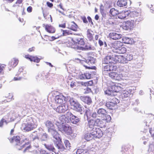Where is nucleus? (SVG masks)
<instances>
[{"label": "nucleus", "mask_w": 154, "mask_h": 154, "mask_svg": "<svg viewBox=\"0 0 154 154\" xmlns=\"http://www.w3.org/2000/svg\"><path fill=\"white\" fill-rule=\"evenodd\" d=\"M117 66L115 64H109L104 66L103 69V73L105 74L106 72H110L108 73L109 76L112 79L116 80L121 79V75L114 72L117 69Z\"/></svg>", "instance_id": "f257e3e1"}, {"label": "nucleus", "mask_w": 154, "mask_h": 154, "mask_svg": "<svg viewBox=\"0 0 154 154\" xmlns=\"http://www.w3.org/2000/svg\"><path fill=\"white\" fill-rule=\"evenodd\" d=\"M37 118L27 117L24 122V123L22 124L21 128L27 131L33 130L36 128L37 125Z\"/></svg>", "instance_id": "f03ea898"}, {"label": "nucleus", "mask_w": 154, "mask_h": 154, "mask_svg": "<svg viewBox=\"0 0 154 154\" xmlns=\"http://www.w3.org/2000/svg\"><path fill=\"white\" fill-rule=\"evenodd\" d=\"M106 110L103 108H99L97 110V112H94L91 115L93 118H101L103 120H106L107 122H109L111 120L110 116L107 114Z\"/></svg>", "instance_id": "7ed1b4c3"}, {"label": "nucleus", "mask_w": 154, "mask_h": 154, "mask_svg": "<svg viewBox=\"0 0 154 154\" xmlns=\"http://www.w3.org/2000/svg\"><path fill=\"white\" fill-rule=\"evenodd\" d=\"M119 85H112L109 86L107 90L105 91V94L107 95H110L111 96H119V91L122 90V88Z\"/></svg>", "instance_id": "20e7f679"}, {"label": "nucleus", "mask_w": 154, "mask_h": 154, "mask_svg": "<svg viewBox=\"0 0 154 154\" xmlns=\"http://www.w3.org/2000/svg\"><path fill=\"white\" fill-rule=\"evenodd\" d=\"M112 49L114 52L119 54H124L126 51V49L123 46L122 43L120 42H115L112 45Z\"/></svg>", "instance_id": "39448f33"}, {"label": "nucleus", "mask_w": 154, "mask_h": 154, "mask_svg": "<svg viewBox=\"0 0 154 154\" xmlns=\"http://www.w3.org/2000/svg\"><path fill=\"white\" fill-rule=\"evenodd\" d=\"M45 126L48 128V131L50 133L54 138L57 139H59V134L54 129L52 123L50 121L48 120L44 123Z\"/></svg>", "instance_id": "423d86ee"}, {"label": "nucleus", "mask_w": 154, "mask_h": 154, "mask_svg": "<svg viewBox=\"0 0 154 154\" xmlns=\"http://www.w3.org/2000/svg\"><path fill=\"white\" fill-rule=\"evenodd\" d=\"M69 101L74 110L80 112L81 114L84 112V107L77 101L73 98L70 99Z\"/></svg>", "instance_id": "0eeeda50"}, {"label": "nucleus", "mask_w": 154, "mask_h": 154, "mask_svg": "<svg viewBox=\"0 0 154 154\" xmlns=\"http://www.w3.org/2000/svg\"><path fill=\"white\" fill-rule=\"evenodd\" d=\"M29 144V142L24 143H22L21 141H20L19 143H17L15 146L16 148L18 150H21L23 148L26 147L23 151V152L24 153L26 152H29L31 149V147L30 145L27 146Z\"/></svg>", "instance_id": "6e6552de"}, {"label": "nucleus", "mask_w": 154, "mask_h": 154, "mask_svg": "<svg viewBox=\"0 0 154 154\" xmlns=\"http://www.w3.org/2000/svg\"><path fill=\"white\" fill-rule=\"evenodd\" d=\"M113 98L109 102L106 103V106L109 109H113L116 108V104L119 103V100L115 97Z\"/></svg>", "instance_id": "1a4fd4ad"}, {"label": "nucleus", "mask_w": 154, "mask_h": 154, "mask_svg": "<svg viewBox=\"0 0 154 154\" xmlns=\"http://www.w3.org/2000/svg\"><path fill=\"white\" fill-rule=\"evenodd\" d=\"M58 129L62 133H64L67 134H70L72 132L71 127L67 124L59 125Z\"/></svg>", "instance_id": "9d476101"}, {"label": "nucleus", "mask_w": 154, "mask_h": 154, "mask_svg": "<svg viewBox=\"0 0 154 154\" xmlns=\"http://www.w3.org/2000/svg\"><path fill=\"white\" fill-rule=\"evenodd\" d=\"M118 59H119V56H115V57L110 55L107 56L104 58L103 62L106 64L111 63V64H114L117 61H119Z\"/></svg>", "instance_id": "9b49d317"}, {"label": "nucleus", "mask_w": 154, "mask_h": 154, "mask_svg": "<svg viewBox=\"0 0 154 154\" xmlns=\"http://www.w3.org/2000/svg\"><path fill=\"white\" fill-rule=\"evenodd\" d=\"M130 17L131 18H134L136 24L141 21L143 20L140 14L136 11H133L131 12L130 13Z\"/></svg>", "instance_id": "f8f14e48"}, {"label": "nucleus", "mask_w": 154, "mask_h": 154, "mask_svg": "<svg viewBox=\"0 0 154 154\" xmlns=\"http://www.w3.org/2000/svg\"><path fill=\"white\" fill-rule=\"evenodd\" d=\"M91 130L92 134L94 135V137L99 138L103 135L102 131L99 128H94Z\"/></svg>", "instance_id": "ddd939ff"}, {"label": "nucleus", "mask_w": 154, "mask_h": 154, "mask_svg": "<svg viewBox=\"0 0 154 154\" xmlns=\"http://www.w3.org/2000/svg\"><path fill=\"white\" fill-rule=\"evenodd\" d=\"M134 22V20L126 21L125 23L123 25V29L125 30H131L133 27Z\"/></svg>", "instance_id": "4468645a"}, {"label": "nucleus", "mask_w": 154, "mask_h": 154, "mask_svg": "<svg viewBox=\"0 0 154 154\" xmlns=\"http://www.w3.org/2000/svg\"><path fill=\"white\" fill-rule=\"evenodd\" d=\"M67 115L68 117H70V122L73 124H76L79 121V119L78 118L73 115L70 112H67Z\"/></svg>", "instance_id": "2eb2a0df"}, {"label": "nucleus", "mask_w": 154, "mask_h": 154, "mask_svg": "<svg viewBox=\"0 0 154 154\" xmlns=\"http://www.w3.org/2000/svg\"><path fill=\"white\" fill-rule=\"evenodd\" d=\"M73 41L75 43L80 45H84L85 44V42L83 38L81 37V36L79 35L75 36L73 38Z\"/></svg>", "instance_id": "dca6fc26"}, {"label": "nucleus", "mask_w": 154, "mask_h": 154, "mask_svg": "<svg viewBox=\"0 0 154 154\" xmlns=\"http://www.w3.org/2000/svg\"><path fill=\"white\" fill-rule=\"evenodd\" d=\"M56 140H54L56 147L59 149V151H62L64 150L66 148L61 143L60 139L59 137V139H55Z\"/></svg>", "instance_id": "f3484780"}, {"label": "nucleus", "mask_w": 154, "mask_h": 154, "mask_svg": "<svg viewBox=\"0 0 154 154\" xmlns=\"http://www.w3.org/2000/svg\"><path fill=\"white\" fill-rule=\"evenodd\" d=\"M119 59L122 60H121V63H127L128 61H130L132 60L133 58V55L131 54H128L125 56V57L121 56H119Z\"/></svg>", "instance_id": "a211bd4d"}, {"label": "nucleus", "mask_w": 154, "mask_h": 154, "mask_svg": "<svg viewBox=\"0 0 154 154\" xmlns=\"http://www.w3.org/2000/svg\"><path fill=\"white\" fill-rule=\"evenodd\" d=\"M67 112L64 115H62L60 116L59 120L62 124H63L64 123H67L69 122L70 117H68L67 115Z\"/></svg>", "instance_id": "6ab92c4d"}, {"label": "nucleus", "mask_w": 154, "mask_h": 154, "mask_svg": "<svg viewBox=\"0 0 154 154\" xmlns=\"http://www.w3.org/2000/svg\"><path fill=\"white\" fill-rule=\"evenodd\" d=\"M96 118L97 119L95 120L96 126L101 128H103L105 126L106 123L104 121H106V120H103V119H100L98 118Z\"/></svg>", "instance_id": "aec40b11"}, {"label": "nucleus", "mask_w": 154, "mask_h": 154, "mask_svg": "<svg viewBox=\"0 0 154 154\" xmlns=\"http://www.w3.org/2000/svg\"><path fill=\"white\" fill-rule=\"evenodd\" d=\"M67 109V106L62 105L58 106L57 108H55L54 109L59 113H61L64 112Z\"/></svg>", "instance_id": "412c9836"}, {"label": "nucleus", "mask_w": 154, "mask_h": 154, "mask_svg": "<svg viewBox=\"0 0 154 154\" xmlns=\"http://www.w3.org/2000/svg\"><path fill=\"white\" fill-rule=\"evenodd\" d=\"M69 97H55V101L56 103L59 104H61L63 102V100L65 102L67 101L69 99Z\"/></svg>", "instance_id": "4be33fe9"}, {"label": "nucleus", "mask_w": 154, "mask_h": 154, "mask_svg": "<svg viewBox=\"0 0 154 154\" xmlns=\"http://www.w3.org/2000/svg\"><path fill=\"white\" fill-rule=\"evenodd\" d=\"M25 58L28 59L31 61H33L37 63H38L40 61V59L37 57H33L27 55L25 56Z\"/></svg>", "instance_id": "5701e85b"}, {"label": "nucleus", "mask_w": 154, "mask_h": 154, "mask_svg": "<svg viewBox=\"0 0 154 154\" xmlns=\"http://www.w3.org/2000/svg\"><path fill=\"white\" fill-rule=\"evenodd\" d=\"M110 37L113 40H117L120 38L122 36L121 34H117L113 32L110 33L109 35Z\"/></svg>", "instance_id": "b1692460"}, {"label": "nucleus", "mask_w": 154, "mask_h": 154, "mask_svg": "<svg viewBox=\"0 0 154 154\" xmlns=\"http://www.w3.org/2000/svg\"><path fill=\"white\" fill-rule=\"evenodd\" d=\"M18 60L17 59L14 58L12 59L8 63L9 66L14 68L16 66L17 64Z\"/></svg>", "instance_id": "393cba45"}, {"label": "nucleus", "mask_w": 154, "mask_h": 154, "mask_svg": "<svg viewBox=\"0 0 154 154\" xmlns=\"http://www.w3.org/2000/svg\"><path fill=\"white\" fill-rule=\"evenodd\" d=\"M45 28L46 31L49 33H54L55 32V29L51 26L46 25L45 26Z\"/></svg>", "instance_id": "a878e982"}, {"label": "nucleus", "mask_w": 154, "mask_h": 154, "mask_svg": "<svg viewBox=\"0 0 154 154\" xmlns=\"http://www.w3.org/2000/svg\"><path fill=\"white\" fill-rule=\"evenodd\" d=\"M81 100L85 103L90 104L92 102L91 99L90 97H80Z\"/></svg>", "instance_id": "bb28decb"}, {"label": "nucleus", "mask_w": 154, "mask_h": 154, "mask_svg": "<svg viewBox=\"0 0 154 154\" xmlns=\"http://www.w3.org/2000/svg\"><path fill=\"white\" fill-rule=\"evenodd\" d=\"M95 59L93 57H88V59L86 60L82 61L81 63L82 64L85 63H87L88 64L90 65V64H93L95 63Z\"/></svg>", "instance_id": "cd10ccee"}, {"label": "nucleus", "mask_w": 154, "mask_h": 154, "mask_svg": "<svg viewBox=\"0 0 154 154\" xmlns=\"http://www.w3.org/2000/svg\"><path fill=\"white\" fill-rule=\"evenodd\" d=\"M127 3V0H118L117 4L119 7H123L125 6Z\"/></svg>", "instance_id": "c85d7f7f"}, {"label": "nucleus", "mask_w": 154, "mask_h": 154, "mask_svg": "<svg viewBox=\"0 0 154 154\" xmlns=\"http://www.w3.org/2000/svg\"><path fill=\"white\" fill-rule=\"evenodd\" d=\"M122 42L127 44H131L133 43V39L128 37H124L122 38Z\"/></svg>", "instance_id": "c756f323"}, {"label": "nucleus", "mask_w": 154, "mask_h": 154, "mask_svg": "<svg viewBox=\"0 0 154 154\" xmlns=\"http://www.w3.org/2000/svg\"><path fill=\"white\" fill-rule=\"evenodd\" d=\"M88 125L89 128L92 129L93 128H95L94 126L96 125V122L95 120L91 119L88 121Z\"/></svg>", "instance_id": "7c9ffc66"}, {"label": "nucleus", "mask_w": 154, "mask_h": 154, "mask_svg": "<svg viewBox=\"0 0 154 154\" xmlns=\"http://www.w3.org/2000/svg\"><path fill=\"white\" fill-rule=\"evenodd\" d=\"M89 130L91 131V133H86L85 136V138L87 141H89L91 140L93 137H94V135L92 134L91 130L90 129Z\"/></svg>", "instance_id": "2f4dec72"}, {"label": "nucleus", "mask_w": 154, "mask_h": 154, "mask_svg": "<svg viewBox=\"0 0 154 154\" xmlns=\"http://www.w3.org/2000/svg\"><path fill=\"white\" fill-rule=\"evenodd\" d=\"M93 32L91 29H88L87 32V36L88 38L90 41L92 40L93 38V35L92 33Z\"/></svg>", "instance_id": "473e14b6"}, {"label": "nucleus", "mask_w": 154, "mask_h": 154, "mask_svg": "<svg viewBox=\"0 0 154 154\" xmlns=\"http://www.w3.org/2000/svg\"><path fill=\"white\" fill-rule=\"evenodd\" d=\"M48 138V135L46 133H44L40 137L39 139L42 142H43L47 141Z\"/></svg>", "instance_id": "72a5a7b5"}, {"label": "nucleus", "mask_w": 154, "mask_h": 154, "mask_svg": "<svg viewBox=\"0 0 154 154\" xmlns=\"http://www.w3.org/2000/svg\"><path fill=\"white\" fill-rule=\"evenodd\" d=\"M44 145L45 148L49 151H52V152L54 151L55 149L52 144H45Z\"/></svg>", "instance_id": "f704fd0d"}, {"label": "nucleus", "mask_w": 154, "mask_h": 154, "mask_svg": "<svg viewBox=\"0 0 154 154\" xmlns=\"http://www.w3.org/2000/svg\"><path fill=\"white\" fill-rule=\"evenodd\" d=\"M118 11L116 10L114 8H112L110 9L109 11V15L110 16H115L117 15L118 13Z\"/></svg>", "instance_id": "c9c22d12"}, {"label": "nucleus", "mask_w": 154, "mask_h": 154, "mask_svg": "<svg viewBox=\"0 0 154 154\" xmlns=\"http://www.w3.org/2000/svg\"><path fill=\"white\" fill-rule=\"evenodd\" d=\"M19 137L18 136H14L10 141L11 142L14 143L15 145L17 143H19L20 141L19 140Z\"/></svg>", "instance_id": "e433bc0d"}, {"label": "nucleus", "mask_w": 154, "mask_h": 154, "mask_svg": "<svg viewBox=\"0 0 154 154\" xmlns=\"http://www.w3.org/2000/svg\"><path fill=\"white\" fill-rule=\"evenodd\" d=\"M120 75H121V79H125V78L127 77H129L130 76V74L127 72H123L121 74H120Z\"/></svg>", "instance_id": "4c0bfd02"}, {"label": "nucleus", "mask_w": 154, "mask_h": 154, "mask_svg": "<svg viewBox=\"0 0 154 154\" xmlns=\"http://www.w3.org/2000/svg\"><path fill=\"white\" fill-rule=\"evenodd\" d=\"M31 136L33 141H34L35 140H38L39 137L38 136V135L36 133V132H33L31 135Z\"/></svg>", "instance_id": "58836bf2"}, {"label": "nucleus", "mask_w": 154, "mask_h": 154, "mask_svg": "<svg viewBox=\"0 0 154 154\" xmlns=\"http://www.w3.org/2000/svg\"><path fill=\"white\" fill-rule=\"evenodd\" d=\"M64 143L66 146V149L69 150L71 148V146L69 141L67 140H64Z\"/></svg>", "instance_id": "ea45409f"}, {"label": "nucleus", "mask_w": 154, "mask_h": 154, "mask_svg": "<svg viewBox=\"0 0 154 154\" xmlns=\"http://www.w3.org/2000/svg\"><path fill=\"white\" fill-rule=\"evenodd\" d=\"M78 27V26L74 22H72L71 26L70 29H71L75 31L77 30Z\"/></svg>", "instance_id": "a19ab883"}, {"label": "nucleus", "mask_w": 154, "mask_h": 154, "mask_svg": "<svg viewBox=\"0 0 154 154\" xmlns=\"http://www.w3.org/2000/svg\"><path fill=\"white\" fill-rule=\"evenodd\" d=\"M63 35L66 36L67 35L72 34L71 31L69 30H62Z\"/></svg>", "instance_id": "79ce46f5"}, {"label": "nucleus", "mask_w": 154, "mask_h": 154, "mask_svg": "<svg viewBox=\"0 0 154 154\" xmlns=\"http://www.w3.org/2000/svg\"><path fill=\"white\" fill-rule=\"evenodd\" d=\"M94 48L92 47L89 44H86L84 48H83L85 50H93Z\"/></svg>", "instance_id": "37998d69"}, {"label": "nucleus", "mask_w": 154, "mask_h": 154, "mask_svg": "<svg viewBox=\"0 0 154 154\" xmlns=\"http://www.w3.org/2000/svg\"><path fill=\"white\" fill-rule=\"evenodd\" d=\"M117 16L119 19H122L125 18V15L124 14L123 11L120 13H119L118 12V13L117 14Z\"/></svg>", "instance_id": "c03bdc74"}, {"label": "nucleus", "mask_w": 154, "mask_h": 154, "mask_svg": "<svg viewBox=\"0 0 154 154\" xmlns=\"http://www.w3.org/2000/svg\"><path fill=\"white\" fill-rule=\"evenodd\" d=\"M59 93L57 91H55L52 93V96L59 97V96H64L62 94H59Z\"/></svg>", "instance_id": "a18cd8bd"}, {"label": "nucleus", "mask_w": 154, "mask_h": 154, "mask_svg": "<svg viewBox=\"0 0 154 154\" xmlns=\"http://www.w3.org/2000/svg\"><path fill=\"white\" fill-rule=\"evenodd\" d=\"M131 91L130 90L129 91H123V94H124V96H128L131 95Z\"/></svg>", "instance_id": "49530a36"}, {"label": "nucleus", "mask_w": 154, "mask_h": 154, "mask_svg": "<svg viewBox=\"0 0 154 154\" xmlns=\"http://www.w3.org/2000/svg\"><path fill=\"white\" fill-rule=\"evenodd\" d=\"M123 12L124 13V14L125 15V18H126L127 17H128V18H129L130 17V13L131 12L130 11H123ZM127 19V18H126Z\"/></svg>", "instance_id": "de8ad7c7"}, {"label": "nucleus", "mask_w": 154, "mask_h": 154, "mask_svg": "<svg viewBox=\"0 0 154 154\" xmlns=\"http://www.w3.org/2000/svg\"><path fill=\"white\" fill-rule=\"evenodd\" d=\"M86 116L87 119L90 116V111L89 109H87L85 110V116Z\"/></svg>", "instance_id": "09e8293b"}, {"label": "nucleus", "mask_w": 154, "mask_h": 154, "mask_svg": "<svg viewBox=\"0 0 154 154\" xmlns=\"http://www.w3.org/2000/svg\"><path fill=\"white\" fill-rule=\"evenodd\" d=\"M85 75L84 74H80L78 75V79H85Z\"/></svg>", "instance_id": "8fccbe9b"}, {"label": "nucleus", "mask_w": 154, "mask_h": 154, "mask_svg": "<svg viewBox=\"0 0 154 154\" xmlns=\"http://www.w3.org/2000/svg\"><path fill=\"white\" fill-rule=\"evenodd\" d=\"M85 75V79H91V74L88 73H84Z\"/></svg>", "instance_id": "3c124183"}, {"label": "nucleus", "mask_w": 154, "mask_h": 154, "mask_svg": "<svg viewBox=\"0 0 154 154\" xmlns=\"http://www.w3.org/2000/svg\"><path fill=\"white\" fill-rule=\"evenodd\" d=\"M93 84V82L92 81H89L87 82H85V86H91Z\"/></svg>", "instance_id": "603ef678"}, {"label": "nucleus", "mask_w": 154, "mask_h": 154, "mask_svg": "<svg viewBox=\"0 0 154 154\" xmlns=\"http://www.w3.org/2000/svg\"><path fill=\"white\" fill-rule=\"evenodd\" d=\"M85 90L84 93L85 94L90 93L91 91V89L88 87H87Z\"/></svg>", "instance_id": "864d4df0"}, {"label": "nucleus", "mask_w": 154, "mask_h": 154, "mask_svg": "<svg viewBox=\"0 0 154 154\" xmlns=\"http://www.w3.org/2000/svg\"><path fill=\"white\" fill-rule=\"evenodd\" d=\"M4 122L6 124H7L8 123V122L6 120H5L4 119H2L0 122V127H2V126Z\"/></svg>", "instance_id": "5fc2aeb1"}, {"label": "nucleus", "mask_w": 154, "mask_h": 154, "mask_svg": "<svg viewBox=\"0 0 154 154\" xmlns=\"http://www.w3.org/2000/svg\"><path fill=\"white\" fill-rule=\"evenodd\" d=\"M81 18L84 23H88L87 19L85 16L81 17Z\"/></svg>", "instance_id": "6e6d98bb"}, {"label": "nucleus", "mask_w": 154, "mask_h": 154, "mask_svg": "<svg viewBox=\"0 0 154 154\" xmlns=\"http://www.w3.org/2000/svg\"><path fill=\"white\" fill-rule=\"evenodd\" d=\"M83 150V149H78L76 151V154H82Z\"/></svg>", "instance_id": "4d7b16f0"}, {"label": "nucleus", "mask_w": 154, "mask_h": 154, "mask_svg": "<svg viewBox=\"0 0 154 154\" xmlns=\"http://www.w3.org/2000/svg\"><path fill=\"white\" fill-rule=\"evenodd\" d=\"M23 69L22 67H20L19 69L18 72L16 75H19V74H20L21 72H23Z\"/></svg>", "instance_id": "13d9d810"}, {"label": "nucleus", "mask_w": 154, "mask_h": 154, "mask_svg": "<svg viewBox=\"0 0 154 154\" xmlns=\"http://www.w3.org/2000/svg\"><path fill=\"white\" fill-rule=\"evenodd\" d=\"M13 99H14L13 98V97H11L10 98H7L6 99H5L4 100V102H9Z\"/></svg>", "instance_id": "bf43d9fd"}, {"label": "nucleus", "mask_w": 154, "mask_h": 154, "mask_svg": "<svg viewBox=\"0 0 154 154\" xmlns=\"http://www.w3.org/2000/svg\"><path fill=\"white\" fill-rule=\"evenodd\" d=\"M82 154H89L88 151L87 149H84Z\"/></svg>", "instance_id": "052dcab7"}, {"label": "nucleus", "mask_w": 154, "mask_h": 154, "mask_svg": "<svg viewBox=\"0 0 154 154\" xmlns=\"http://www.w3.org/2000/svg\"><path fill=\"white\" fill-rule=\"evenodd\" d=\"M27 10L28 12H31L32 10V8L31 6H29L27 8Z\"/></svg>", "instance_id": "680f3d73"}, {"label": "nucleus", "mask_w": 154, "mask_h": 154, "mask_svg": "<svg viewBox=\"0 0 154 154\" xmlns=\"http://www.w3.org/2000/svg\"><path fill=\"white\" fill-rule=\"evenodd\" d=\"M59 27L65 28L66 27V24L65 23H64L63 24H60L59 25Z\"/></svg>", "instance_id": "e2e57ef3"}, {"label": "nucleus", "mask_w": 154, "mask_h": 154, "mask_svg": "<svg viewBox=\"0 0 154 154\" xmlns=\"http://www.w3.org/2000/svg\"><path fill=\"white\" fill-rule=\"evenodd\" d=\"M47 4L48 6L49 7H51L53 6V5L52 3H51L50 2H47Z\"/></svg>", "instance_id": "0e129e2a"}, {"label": "nucleus", "mask_w": 154, "mask_h": 154, "mask_svg": "<svg viewBox=\"0 0 154 154\" xmlns=\"http://www.w3.org/2000/svg\"><path fill=\"white\" fill-rule=\"evenodd\" d=\"M87 18L89 21V22L91 23V24H92L93 25V23L92 21V20H91V17L89 16H88L87 17Z\"/></svg>", "instance_id": "69168bd1"}, {"label": "nucleus", "mask_w": 154, "mask_h": 154, "mask_svg": "<svg viewBox=\"0 0 154 154\" xmlns=\"http://www.w3.org/2000/svg\"><path fill=\"white\" fill-rule=\"evenodd\" d=\"M99 44L100 46H102L103 45V43L102 41L100 40V39L99 40Z\"/></svg>", "instance_id": "338daca9"}, {"label": "nucleus", "mask_w": 154, "mask_h": 154, "mask_svg": "<svg viewBox=\"0 0 154 154\" xmlns=\"http://www.w3.org/2000/svg\"><path fill=\"white\" fill-rule=\"evenodd\" d=\"M154 6V4L153 5H151V7H150V10H151V12H152L153 13H154V9L153 8V6Z\"/></svg>", "instance_id": "774afa93"}]
</instances>
